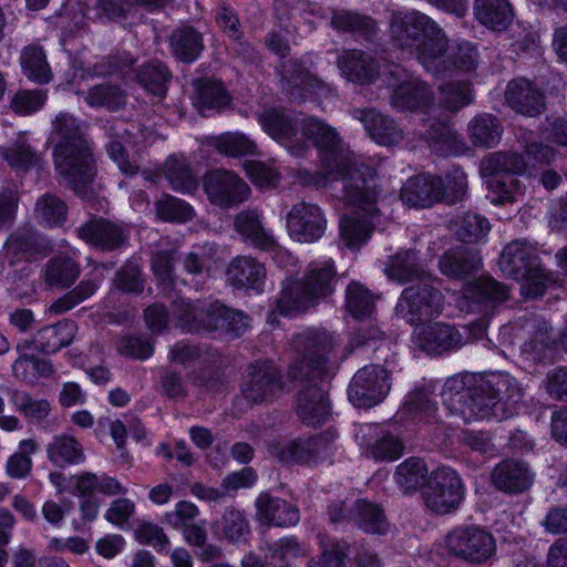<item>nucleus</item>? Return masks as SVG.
<instances>
[{
    "label": "nucleus",
    "instance_id": "1",
    "mask_svg": "<svg viewBox=\"0 0 567 567\" xmlns=\"http://www.w3.org/2000/svg\"><path fill=\"white\" fill-rule=\"evenodd\" d=\"M300 155L311 141L318 148L322 172L300 169L298 178L303 185L326 187L328 181L340 182L342 199L354 209L352 216L340 220V234L349 248H359L370 238L379 214L378 187L374 169L342 143L336 128L315 117L301 121Z\"/></svg>",
    "mask_w": 567,
    "mask_h": 567
},
{
    "label": "nucleus",
    "instance_id": "2",
    "mask_svg": "<svg viewBox=\"0 0 567 567\" xmlns=\"http://www.w3.org/2000/svg\"><path fill=\"white\" fill-rule=\"evenodd\" d=\"M390 33L398 48L415 55L424 70L434 76L454 70L471 72L478 64L480 53L473 43L461 41L449 47L444 30L420 11L394 12Z\"/></svg>",
    "mask_w": 567,
    "mask_h": 567
},
{
    "label": "nucleus",
    "instance_id": "3",
    "mask_svg": "<svg viewBox=\"0 0 567 567\" xmlns=\"http://www.w3.org/2000/svg\"><path fill=\"white\" fill-rule=\"evenodd\" d=\"M523 396V388L507 373L482 378L456 375L447 379L442 390L443 403L465 422L507 419Z\"/></svg>",
    "mask_w": 567,
    "mask_h": 567
},
{
    "label": "nucleus",
    "instance_id": "4",
    "mask_svg": "<svg viewBox=\"0 0 567 567\" xmlns=\"http://www.w3.org/2000/svg\"><path fill=\"white\" fill-rule=\"evenodd\" d=\"M85 130L84 123L73 115L60 112L52 122L49 138L53 144L55 171L81 196L87 194L96 172Z\"/></svg>",
    "mask_w": 567,
    "mask_h": 567
},
{
    "label": "nucleus",
    "instance_id": "5",
    "mask_svg": "<svg viewBox=\"0 0 567 567\" xmlns=\"http://www.w3.org/2000/svg\"><path fill=\"white\" fill-rule=\"evenodd\" d=\"M336 275L332 260L311 261L301 280L290 281L282 288L276 311L290 317L306 312L333 292Z\"/></svg>",
    "mask_w": 567,
    "mask_h": 567
},
{
    "label": "nucleus",
    "instance_id": "6",
    "mask_svg": "<svg viewBox=\"0 0 567 567\" xmlns=\"http://www.w3.org/2000/svg\"><path fill=\"white\" fill-rule=\"evenodd\" d=\"M337 343L334 336L324 329L309 328L298 333L292 342L296 357L290 377L300 381L323 378Z\"/></svg>",
    "mask_w": 567,
    "mask_h": 567
},
{
    "label": "nucleus",
    "instance_id": "7",
    "mask_svg": "<svg viewBox=\"0 0 567 567\" xmlns=\"http://www.w3.org/2000/svg\"><path fill=\"white\" fill-rule=\"evenodd\" d=\"M486 328L485 319L465 326L462 330L441 322L419 324L414 330V342L425 352L442 354L482 339L486 334Z\"/></svg>",
    "mask_w": 567,
    "mask_h": 567
},
{
    "label": "nucleus",
    "instance_id": "8",
    "mask_svg": "<svg viewBox=\"0 0 567 567\" xmlns=\"http://www.w3.org/2000/svg\"><path fill=\"white\" fill-rule=\"evenodd\" d=\"M228 307L219 301L189 302L183 298L171 302V318L190 332L220 330L225 326Z\"/></svg>",
    "mask_w": 567,
    "mask_h": 567
},
{
    "label": "nucleus",
    "instance_id": "9",
    "mask_svg": "<svg viewBox=\"0 0 567 567\" xmlns=\"http://www.w3.org/2000/svg\"><path fill=\"white\" fill-rule=\"evenodd\" d=\"M280 370L271 361H256L247 370L240 393L248 404H269L284 392Z\"/></svg>",
    "mask_w": 567,
    "mask_h": 567
},
{
    "label": "nucleus",
    "instance_id": "10",
    "mask_svg": "<svg viewBox=\"0 0 567 567\" xmlns=\"http://www.w3.org/2000/svg\"><path fill=\"white\" fill-rule=\"evenodd\" d=\"M446 547L455 557L474 565L486 563L496 551L493 535L474 526L452 530L446 536Z\"/></svg>",
    "mask_w": 567,
    "mask_h": 567
},
{
    "label": "nucleus",
    "instance_id": "11",
    "mask_svg": "<svg viewBox=\"0 0 567 567\" xmlns=\"http://www.w3.org/2000/svg\"><path fill=\"white\" fill-rule=\"evenodd\" d=\"M464 495L458 474L451 467L440 466L432 472L427 487L423 492L426 507L437 514L455 511Z\"/></svg>",
    "mask_w": 567,
    "mask_h": 567
},
{
    "label": "nucleus",
    "instance_id": "12",
    "mask_svg": "<svg viewBox=\"0 0 567 567\" xmlns=\"http://www.w3.org/2000/svg\"><path fill=\"white\" fill-rule=\"evenodd\" d=\"M443 309V296L427 282L403 290L395 306L396 316L410 324H419L439 316Z\"/></svg>",
    "mask_w": 567,
    "mask_h": 567
},
{
    "label": "nucleus",
    "instance_id": "13",
    "mask_svg": "<svg viewBox=\"0 0 567 567\" xmlns=\"http://www.w3.org/2000/svg\"><path fill=\"white\" fill-rule=\"evenodd\" d=\"M72 494L83 498L80 504L81 517L84 520L92 522L97 517L100 503L93 498L94 493L106 496L124 495L127 489L112 476L102 473L97 475L92 472H82L72 477Z\"/></svg>",
    "mask_w": 567,
    "mask_h": 567
},
{
    "label": "nucleus",
    "instance_id": "14",
    "mask_svg": "<svg viewBox=\"0 0 567 567\" xmlns=\"http://www.w3.org/2000/svg\"><path fill=\"white\" fill-rule=\"evenodd\" d=\"M391 389L386 369L378 364L365 365L352 378L348 396L357 408L369 409L382 402Z\"/></svg>",
    "mask_w": 567,
    "mask_h": 567
},
{
    "label": "nucleus",
    "instance_id": "15",
    "mask_svg": "<svg viewBox=\"0 0 567 567\" xmlns=\"http://www.w3.org/2000/svg\"><path fill=\"white\" fill-rule=\"evenodd\" d=\"M203 188L213 205L225 209L243 204L250 196L248 184L227 169L207 172L203 178Z\"/></svg>",
    "mask_w": 567,
    "mask_h": 567
},
{
    "label": "nucleus",
    "instance_id": "16",
    "mask_svg": "<svg viewBox=\"0 0 567 567\" xmlns=\"http://www.w3.org/2000/svg\"><path fill=\"white\" fill-rule=\"evenodd\" d=\"M234 225L245 243L258 250L269 252L279 266H284L290 258L288 251L278 244L272 231L264 226L262 215L256 209L239 213L235 217Z\"/></svg>",
    "mask_w": 567,
    "mask_h": 567
},
{
    "label": "nucleus",
    "instance_id": "17",
    "mask_svg": "<svg viewBox=\"0 0 567 567\" xmlns=\"http://www.w3.org/2000/svg\"><path fill=\"white\" fill-rule=\"evenodd\" d=\"M331 451L332 441L322 435L277 442L270 446V454L287 464H317Z\"/></svg>",
    "mask_w": 567,
    "mask_h": 567
},
{
    "label": "nucleus",
    "instance_id": "18",
    "mask_svg": "<svg viewBox=\"0 0 567 567\" xmlns=\"http://www.w3.org/2000/svg\"><path fill=\"white\" fill-rule=\"evenodd\" d=\"M404 70L399 65H392L390 75L395 80L391 104L400 111L423 109L432 104L434 94L431 87L417 78L405 75L401 80Z\"/></svg>",
    "mask_w": 567,
    "mask_h": 567
},
{
    "label": "nucleus",
    "instance_id": "19",
    "mask_svg": "<svg viewBox=\"0 0 567 567\" xmlns=\"http://www.w3.org/2000/svg\"><path fill=\"white\" fill-rule=\"evenodd\" d=\"M327 228V220L317 205L300 202L287 215V229L291 238L299 243L319 240Z\"/></svg>",
    "mask_w": 567,
    "mask_h": 567
},
{
    "label": "nucleus",
    "instance_id": "20",
    "mask_svg": "<svg viewBox=\"0 0 567 567\" xmlns=\"http://www.w3.org/2000/svg\"><path fill=\"white\" fill-rule=\"evenodd\" d=\"M50 240L32 225L19 226L7 238L3 250L11 265L32 260L47 255L51 250Z\"/></svg>",
    "mask_w": 567,
    "mask_h": 567
},
{
    "label": "nucleus",
    "instance_id": "21",
    "mask_svg": "<svg viewBox=\"0 0 567 567\" xmlns=\"http://www.w3.org/2000/svg\"><path fill=\"white\" fill-rule=\"evenodd\" d=\"M502 272L517 281L537 274L540 260L535 247L526 240H513L502 251L499 257Z\"/></svg>",
    "mask_w": 567,
    "mask_h": 567
},
{
    "label": "nucleus",
    "instance_id": "22",
    "mask_svg": "<svg viewBox=\"0 0 567 567\" xmlns=\"http://www.w3.org/2000/svg\"><path fill=\"white\" fill-rule=\"evenodd\" d=\"M259 123L270 137L300 156L301 121L279 110L269 109L259 115Z\"/></svg>",
    "mask_w": 567,
    "mask_h": 567
},
{
    "label": "nucleus",
    "instance_id": "23",
    "mask_svg": "<svg viewBox=\"0 0 567 567\" xmlns=\"http://www.w3.org/2000/svg\"><path fill=\"white\" fill-rule=\"evenodd\" d=\"M315 4L306 0H275L276 23L287 33H311L315 30L312 17Z\"/></svg>",
    "mask_w": 567,
    "mask_h": 567
},
{
    "label": "nucleus",
    "instance_id": "24",
    "mask_svg": "<svg viewBox=\"0 0 567 567\" xmlns=\"http://www.w3.org/2000/svg\"><path fill=\"white\" fill-rule=\"evenodd\" d=\"M79 238L104 251L121 248L127 240L124 227L104 218H92L76 229Z\"/></svg>",
    "mask_w": 567,
    "mask_h": 567
},
{
    "label": "nucleus",
    "instance_id": "25",
    "mask_svg": "<svg viewBox=\"0 0 567 567\" xmlns=\"http://www.w3.org/2000/svg\"><path fill=\"white\" fill-rule=\"evenodd\" d=\"M337 65L341 75L350 82L370 84L379 75L380 65L375 58L358 49H343L338 53Z\"/></svg>",
    "mask_w": 567,
    "mask_h": 567
},
{
    "label": "nucleus",
    "instance_id": "26",
    "mask_svg": "<svg viewBox=\"0 0 567 567\" xmlns=\"http://www.w3.org/2000/svg\"><path fill=\"white\" fill-rule=\"evenodd\" d=\"M491 480L497 489L508 494H518L532 486L534 474L528 464L507 458L493 468Z\"/></svg>",
    "mask_w": 567,
    "mask_h": 567
},
{
    "label": "nucleus",
    "instance_id": "27",
    "mask_svg": "<svg viewBox=\"0 0 567 567\" xmlns=\"http://www.w3.org/2000/svg\"><path fill=\"white\" fill-rule=\"evenodd\" d=\"M505 102L516 113L526 116H536L545 109L544 94L526 79H515L507 84Z\"/></svg>",
    "mask_w": 567,
    "mask_h": 567
},
{
    "label": "nucleus",
    "instance_id": "28",
    "mask_svg": "<svg viewBox=\"0 0 567 567\" xmlns=\"http://www.w3.org/2000/svg\"><path fill=\"white\" fill-rule=\"evenodd\" d=\"M296 412L301 422L309 426L323 424L330 415L327 392L317 384L301 389L297 395Z\"/></svg>",
    "mask_w": 567,
    "mask_h": 567
},
{
    "label": "nucleus",
    "instance_id": "29",
    "mask_svg": "<svg viewBox=\"0 0 567 567\" xmlns=\"http://www.w3.org/2000/svg\"><path fill=\"white\" fill-rule=\"evenodd\" d=\"M351 114L363 124L371 138L381 145L389 146L403 140V132L398 124L374 109H353Z\"/></svg>",
    "mask_w": 567,
    "mask_h": 567
},
{
    "label": "nucleus",
    "instance_id": "30",
    "mask_svg": "<svg viewBox=\"0 0 567 567\" xmlns=\"http://www.w3.org/2000/svg\"><path fill=\"white\" fill-rule=\"evenodd\" d=\"M255 506L257 518L269 525L288 527L296 525L300 519L299 509L296 506L267 492L259 494Z\"/></svg>",
    "mask_w": 567,
    "mask_h": 567
},
{
    "label": "nucleus",
    "instance_id": "31",
    "mask_svg": "<svg viewBox=\"0 0 567 567\" xmlns=\"http://www.w3.org/2000/svg\"><path fill=\"white\" fill-rule=\"evenodd\" d=\"M442 177L417 175L406 181L401 189V199L410 207H429L442 198Z\"/></svg>",
    "mask_w": 567,
    "mask_h": 567
},
{
    "label": "nucleus",
    "instance_id": "32",
    "mask_svg": "<svg viewBox=\"0 0 567 567\" xmlns=\"http://www.w3.org/2000/svg\"><path fill=\"white\" fill-rule=\"evenodd\" d=\"M226 277L237 289L260 290L266 278V268L254 257L239 256L228 265Z\"/></svg>",
    "mask_w": 567,
    "mask_h": 567
},
{
    "label": "nucleus",
    "instance_id": "33",
    "mask_svg": "<svg viewBox=\"0 0 567 567\" xmlns=\"http://www.w3.org/2000/svg\"><path fill=\"white\" fill-rule=\"evenodd\" d=\"M45 453L48 461L58 468L80 465L85 461L82 443L66 433L54 435L47 444Z\"/></svg>",
    "mask_w": 567,
    "mask_h": 567
},
{
    "label": "nucleus",
    "instance_id": "34",
    "mask_svg": "<svg viewBox=\"0 0 567 567\" xmlns=\"http://www.w3.org/2000/svg\"><path fill=\"white\" fill-rule=\"evenodd\" d=\"M481 266L478 254L466 247H455L445 251L439 260L440 271L453 279H467Z\"/></svg>",
    "mask_w": 567,
    "mask_h": 567
},
{
    "label": "nucleus",
    "instance_id": "35",
    "mask_svg": "<svg viewBox=\"0 0 567 567\" xmlns=\"http://www.w3.org/2000/svg\"><path fill=\"white\" fill-rule=\"evenodd\" d=\"M76 324L71 320L59 321L55 324L47 326L38 330L32 340H29L30 348L51 354L63 347H68L74 339Z\"/></svg>",
    "mask_w": 567,
    "mask_h": 567
},
{
    "label": "nucleus",
    "instance_id": "36",
    "mask_svg": "<svg viewBox=\"0 0 567 567\" xmlns=\"http://www.w3.org/2000/svg\"><path fill=\"white\" fill-rule=\"evenodd\" d=\"M2 158L16 172L25 173L34 167H40L42 157L30 145L24 133H20L16 140L0 147Z\"/></svg>",
    "mask_w": 567,
    "mask_h": 567
},
{
    "label": "nucleus",
    "instance_id": "37",
    "mask_svg": "<svg viewBox=\"0 0 567 567\" xmlns=\"http://www.w3.org/2000/svg\"><path fill=\"white\" fill-rule=\"evenodd\" d=\"M474 12L483 25L494 31L507 29L514 18L508 0H474Z\"/></svg>",
    "mask_w": 567,
    "mask_h": 567
},
{
    "label": "nucleus",
    "instance_id": "38",
    "mask_svg": "<svg viewBox=\"0 0 567 567\" xmlns=\"http://www.w3.org/2000/svg\"><path fill=\"white\" fill-rule=\"evenodd\" d=\"M330 27L337 32L351 33L369 39L377 31L375 21L365 14L347 9L330 10Z\"/></svg>",
    "mask_w": 567,
    "mask_h": 567
},
{
    "label": "nucleus",
    "instance_id": "39",
    "mask_svg": "<svg viewBox=\"0 0 567 567\" xmlns=\"http://www.w3.org/2000/svg\"><path fill=\"white\" fill-rule=\"evenodd\" d=\"M467 135L474 146L493 148L502 138L503 125L496 116L482 113L468 122Z\"/></svg>",
    "mask_w": 567,
    "mask_h": 567
},
{
    "label": "nucleus",
    "instance_id": "40",
    "mask_svg": "<svg viewBox=\"0 0 567 567\" xmlns=\"http://www.w3.org/2000/svg\"><path fill=\"white\" fill-rule=\"evenodd\" d=\"M527 162L523 155L507 151L495 152L483 157L480 165V171L483 177L487 176H503V175H518L525 172Z\"/></svg>",
    "mask_w": 567,
    "mask_h": 567
},
{
    "label": "nucleus",
    "instance_id": "41",
    "mask_svg": "<svg viewBox=\"0 0 567 567\" xmlns=\"http://www.w3.org/2000/svg\"><path fill=\"white\" fill-rule=\"evenodd\" d=\"M29 340L17 344L16 350L19 357L12 363L13 375L23 381H33L38 378L49 377L53 371L50 362L29 354Z\"/></svg>",
    "mask_w": 567,
    "mask_h": 567
},
{
    "label": "nucleus",
    "instance_id": "42",
    "mask_svg": "<svg viewBox=\"0 0 567 567\" xmlns=\"http://www.w3.org/2000/svg\"><path fill=\"white\" fill-rule=\"evenodd\" d=\"M424 138L431 150L441 156H449L458 150V135L447 123L427 120L424 123Z\"/></svg>",
    "mask_w": 567,
    "mask_h": 567
},
{
    "label": "nucleus",
    "instance_id": "43",
    "mask_svg": "<svg viewBox=\"0 0 567 567\" xmlns=\"http://www.w3.org/2000/svg\"><path fill=\"white\" fill-rule=\"evenodd\" d=\"M169 42L174 55L187 63L195 61L204 49L202 34L189 25L176 29Z\"/></svg>",
    "mask_w": 567,
    "mask_h": 567
},
{
    "label": "nucleus",
    "instance_id": "44",
    "mask_svg": "<svg viewBox=\"0 0 567 567\" xmlns=\"http://www.w3.org/2000/svg\"><path fill=\"white\" fill-rule=\"evenodd\" d=\"M385 271L390 279L400 284L423 280L425 275L414 250L398 252L391 258Z\"/></svg>",
    "mask_w": 567,
    "mask_h": 567
},
{
    "label": "nucleus",
    "instance_id": "45",
    "mask_svg": "<svg viewBox=\"0 0 567 567\" xmlns=\"http://www.w3.org/2000/svg\"><path fill=\"white\" fill-rule=\"evenodd\" d=\"M352 520L367 533L385 534L389 528L383 509L371 502L357 501L352 509Z\"/></svg>",
    "mask_w": 567,
    "mask_h": 567
},
{
    "label": "nucleus",
    "instance_id": "46",
    "mask_svg": "<svg viewBox=\"0 0 567 567\" xmlns=\"http://www.w3.org/2000/svg\"><path fill=\"white\" fill-rule=\"evenodd\" d=\"M68 206L64 200L53 194H44L34 206V218L38 224L48 227H62L66 221Z\"/></svg>",
    "mask_w": 567,
    "mask_h": 567
},
{
    "label": "nucleus",
    "instance_id": "47",
    "mask_svg": "<svg viewBox=\"0 0 567 567\" xmlns=\"http://www.w3.org/2000/svg\"><path fill=\"white\" fill-rule=\"evenodd\" d=\"M346 308L358 320L371 318L375 308V296L362 284L351 281L346 289Z\"/></svg>",
    "mask_w": 567,
    "mask_h": 567
},
{
    "label": "nucleus",
    "instance_id": "48",
    "mask_svg": "<svg viewBox=\"0 0 567 567\" xmlns=\"http://www.w3.org/2000/svg\"><path fill=\"white\" fill-rule=\"evenodd\" d=\"M465 297L474 302H502L509 298L507 286L489 277H481L466 286Z\"/></svg>",
    "mask_w": 567,
    "mask_h": 567
},
{
    "label": "nucleus",
    "instance_id": "49",
    "mask_svg": "<svg viewBox=\"0 0 567 567\" xmlns=\"http://www.w3.org/2000/svg\"><path fill=\"white\" fill-rule=\"evenodd\" d=\"M136 79L148 93L162 99L166 95L171 73L162 62L154 60L138 70Z\"/></svg>",
    "mask_w": 567,
    "mask_h": 567
},
{
    "label": "nucleus",
    "instance_id": "50",
    "mask_svg": "<svg viewBox=\"0 0 567 567\" xmlns=\"http://www.w3.org/2000/svg\"><path fill=\"white\" fill-rule=\"evenodd\" d=\"M265 563L271 567H284L293 559L306 556L308 550L295 537H284L267 545Z\"/></svg>",
    "mask_w": 567,
    "mask_h": 567
},
{
    "label": "nucleus",
    "instance_id": "51",
    "mask_svg": "<svg viewBox=\"0 0 567 567\" xmlns=\"http://www.w3.org/2000/svg\"><path fill=\"white\" fill-rule=\"evenodd\" d=\"M80 275V266L72 258L58 256L52 258L45 268L44 280L50 286L70 287Z\"/></svg>",
    "mask_w": 567,
    "mask_h": 567
},
{
    "label": "nucleus",
    "instance_id": "52",
    "mask_svg": "<svg viewBox=\"0 0 567 567\" xmlns=\"http://www.w3.org/2000/svg\"><path fill=\"white\" fill-rule=\"evenodd\" d=\"M427 473L423 460L410 457L396 467L395 482L404 493L412 492L424 485Z\"/></svg>",
    "mask_w": 567,
    "mask_h": 567
},
{
    "label": "nucleus",
    "instance_id": "53",
    "mask_svg": "<svg viewBox=\"0 0 567 567\" xmlns=\"http://www.w3.org/2000/svg\"><path fill=\"white\" fill-rule=\"evenodd\" d=\"M457 238L467 244L477 243L485 238L491 230L489 221L476 213H465L454 223Z\"/></svg>",
    "mask_w": 567,
    "mask_h": 567
},
{
    "label": "nucleus",
    "instance_id": "54",
    "mask_svg": "<svg viewBox=\"0 0 567 567\" xmlns=\"http://www.w3.org/2000/svg\"><path fill=\"white\" fill-rule=\"evenodd\" d=\"M488 197L494 205L513 203L523 194L520 182L512 175L487 176Z\"/></svg>",
    "mask_w": 567,
    "mask_h": 567
},
{
    "label": "nucleus",
    "instance_id": "55",
    "mask_svg": "<svg viewBox=\"0 0 567 567\" xmlns=\"http://www.w3.org/2000/svg\"><path fill=\"white\" fill-rule=\"evenodd\" d=\"M165 175L176 192L192 193L198 186L192 168L183 158L168 157L165 163Z\"/></svg>",
    "mask_w": 567,
    "mask_h": 567
},
{
    "label": "nucleus",
    "instance_id": "56",
    "mask_svg": "<svg viewBox=\"0 0 567 567\" xmlns=\"http://www.w3.org/2000/svg\"><path fill=\"white\" fill-rule=\"evenodd\" d=\"M39 450L38 443L33 439L21 440L18 451L7 461L6 472L11 478H25L32 468L31 456Z\"/></svg>",
    "mask_w": 567,
    "mask_h": 567
},
{
    "label": "nucleus",
    "instance_id": "57",
    "mask_svg": "<svg viewBox=\"0 0 567 567\" xmlns=\"http://www.w3.org/2000/svg\"><path fill=\"white\" fill-rule=\"evenodd\" d=\"M473 102L468 82H450L440 87L439 105L450 112H457Z\"/></svg>",
    "mask_w": 567,
    "mask_h": 567
},
{
    "label": "nucleus",
    "instance_id": "58",
    "mask_svg": "<svg viewBox=\"0 0 567 567\" xmlns=\"http://www.w3.org/2000/svg\"><path fill=\"white\" fill-rule=\"evenodd\" d=\"M217 248L213 244L194 246L183 259V268L189 275L208 274L216 264Z\"/></svg>",
    "mask_w": 567,
    "mask_h": 567
},
{
    "label": "nucleus",
    "instance_id": "59",
    "mask_svg": "<svg viewBox=\"0 0 567 567\" xmlns=\"http://www.w3.org/2000/svg\"><path fill=\"white\" fill-rule=\"evenodd\" d=\"M10 401L17 412L38 422L44 420L51 411V405L45 399L33 398L25 391H13Z\"/></svg>",
    "mask_w": 567,
    "mask_h": 567
},
{
    "label": "nucleus",
    "instance_id": "60",
    "mask_svg": "<svg viewBox=\"0 0 567 567\" xmlns=\"http://www.w3.org/2000/svg\"><path fill=\"white\" fill-rule=\"evenodd\" d=\"M21 64L29 79L40 84L48 83L51 80V72L41 48H25L21 55Z\"/></svg>",
    "mask_w": 567,
    "mask_h": 567
},
{
    "label": "nucleus",
    "instance_id": "61",
    "mask_svg": "<svg viewBox=\"0 0 567 567\" xmlns=\"http://www.w3.org/2000/svg\"><path fill=\"white\" fill-rule=\"evenodd\" d=\"M85 101L93 107L117 110L124 105L125 95L117 85L103 83L92 86L85 96Z\"/></svg>",
    "mask_w": 567,
    "mask_h": 567
},
{
    "label": "nucleus",
    "instance_id": "62",
    "mask_svg": "<svg viewBox=\"0 0 567 567\" xmlns=\"http://www.w3.org/2000/svg\"><path fill=\"white\" fill-rule=\"evenodd\" d=\"M210 145L219 153L228 156H243L254 154L256 144L241 133H225L213 137Z\"/></svg>",
    "mask_w": 567,
    "mask_h": 567
},
{
    "label": "nucleus",
    "instance_id": "63",
    "mask_svg": "<svg viewBox=\"0 0 567 567\" xmlns=\"http://www.w3.org/2000/svg\"><path fill=\"white\" fill-rule=\"evenodd\" d=\"M229 103V96L223 85L214 81H202L198 86L196 106L205 115V111L219 110Z\"/></svg>",
    "mask_w": 567,
    "mask_h": 567
},
{
    "label": "nucleus",
    "instance_id": "64",
    "mask_svg": "<svg viewBox=\"0 0 567 567\" xmlns=\"http://www.w3.org/2000/svg\"><path fill=\"white\" fill-rule=\"evenodd\" d=\"M321 555L318 560H310L309 567H346L349 544L344 540L320 542Z\"/></svg>",
    "mask_w": 567,
    "mask_h": 567
}]
</instances>
